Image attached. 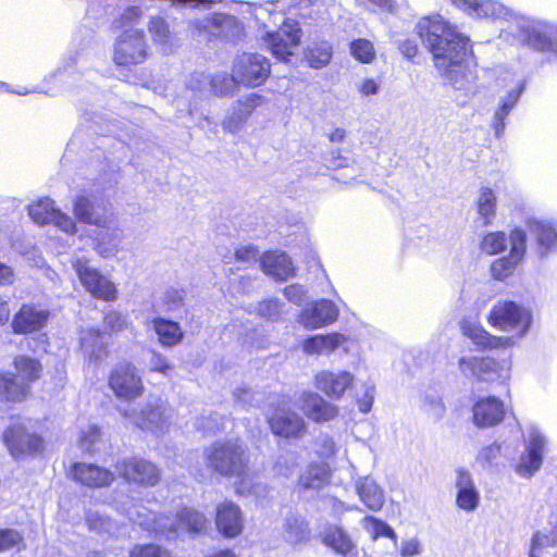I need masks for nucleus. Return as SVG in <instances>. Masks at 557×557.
Segmentation results:
<instances>
[{"label":"nucleus","mask_w":557,"mask_h":557,"mask_svg":"<svg viewBox=\"0 0 557 557\" xmlns=\"http://www.w3.org/2000/svg\"><path fill=\"white\" fill-rule=\"evenodd\" d=\"M417 32L433 55L434 65L457 89L463 88V62L470 51L469 39L446 23L441 15L425 16Z\"/></svg>","instance_id":"nucleus-1"},{"label":"nucleus","mask_w":557,"mask_h":557,"mask_svg":"<svg viewBox=\"0 0 557 557\" xmlns=\"http://www.w3.org/2000/svg\"><path fill=\"white\" fill-rule=\"evenodd\" d=\"M124 510L131 521L166 540H174L186 533H200L206 525L205 517L198 511L188 508L178 511L174 518L169 516L157 517L144 506L137 505H132V507Z\"/></svg>","instance_id":"nucleus-2"},{"label":"nucleus","mask_w":557,"mask_h":557,"mask_svg":"<svg viewBox=\"0 0 557 557\" xmlns=\"http://www.w3.org/2000/svg\"><path fill=\"white\" fill-rule=\"evenodd\" d=\"M203 455L207 466L222 476H242L246 472L248 456L239 440L215 441Z\"/></svg>","instance_id":"nucleus-3"},{"label":"nucleus","mask_w":557,"mask_h":557,"mask_svg":"<svg viewBox=\"0 0 557 557\" xmlns=\"http://www.w3.org/2000/svg\"><path fill=\"white\" fill-rule=\"evenodd\" d=\"M114 32L112 59L116 65H137L147 60L149 45L143 28L124 27Z\"/></svg>","instance_id":"nucleus-4"},{"label":"nucleus","mask_w":557,"mask_h":557,"mask_svg":"<svg viewBox=\"0 0 557 557\" xmlns=\"http://www.w3.org/2000/svg\"><path fill=\"white\" fill-rule=\"evenodd\" d=\"M127 423L157 435L165 433L173 420L174 410L161 399L147 403L137 412L133 408L121 410Z\"/></svg>","instance_id":"nucleus-5"},{"label":"nucleus","mask_w":557,"mask_h":557,"mask_svg":"<svg viewBox=\"0 0 557 557\" xmlns=\"http://www.w3.org/2000/svg\"><path fill=\"white\" fill-rule=\"evenodd\" d=\"M487 322L500 331L517 332L521 337L531 326L532 314L530 310L512 300H498L493 305L487 315Z\"/></svg>","instance_id":"nucleus-6"},{"label":"nucleus","mask_w":557,"mask_h":557,"mask_svg":"<svg viewBox=\"0 0 557 557\" xmlns=\"http://www.w3.org/2000/svg\"><path fill=\"white\" fill-rule=\"evenodd\" d=\"M72 267L82 285L92 297L104 301H114L117 298L115 284L97 268L92 267L87 258H73Z\"/></svg>","instance_id":"nucleus-7"},{"label":"nucleus","mask_w":557,"mask_h":557,"mask_svg":"<svg viewBox=\"0 0 557 557\" xmlns=\"http://www.w3.org/2000/svg\"><path fill=\"white\" fill-rule=\"evenodd\" d=\"M233 72L239 84L258 87L269 77L271 64L262 54L245 52L235 59Z\"/></svg>","instance_id":"nucleus-8"},{"label":"nucleus","mask_w":557,"mask_h":557,"mask_svg":"<svg viewBox=\"0 0 557 557\" xmlns=\"http://www.w3.org/2000/svg\"><path fill=\"white\" fill-rule=\"evenodd\" d=\"M109 386L117 398L132 400L144 394L141 376L132 363L117 364L109 377Z\"/></svg>","instance_id":"nucleus-9"},{"label":"nucleus","mask_w":557,"mask_h":557,"mask_svg":"<svg viewBox=\"0 0 557 557\" xmlns=\"http://www.w3.org/2000/svg\"><path fill=\"white\" fill-rule=\"evenodd\" d=\"M115 469L119 475L126 482L144 487L157 485L161 478L160 470L154 463L138 457L119 461Z\"/></svg>","instance_id":"nucleus-10"},{"label":"nucleus","mask_w":557,"mask_h":557,"mask_svg":"<svg viewBox=\"0 0 557 557\" xmlns=\"http://www.w3.org/2000/svg\"><path fill=\"white\" fill-rule=\"evenodd\" d=\"M271 432L286 441H299L308 432L305 419L296 411L284 406L278 407L269 419Z\"/></svg>","instance_id":"nucleus-11"},{"label":"nucleus","mask_w":557,"mask_h":557,"mask_svg":"<svg viewBox=\"0 0 557 557\" xmlns=\"http://www.w3.org/2000/svg\"><path fill=\"white\" fill-rule=\"evenodd\" d=\"M509 240V255L494 260L491 264V274L496 281H504L509 277L522 262L525 255L527 235L523 230H512Z\"/></svg>","instance_id":"nucleus-12"},{"label":"nucleus","mask_w":557,"mask_h":557,"mask_svg":"<svg viewBox=\"0 0 557 557\" xmlns=\"http://www.w3.org/2000/svg\"><path fill=\"white\" fill-rule=\"evenodd\" d=\"M30 219L40 225L53 224L66 234H74L76 225L71 216L54 207L50 198H41L28 206Z\"/></svg>","instance_id":"nucleus-13"},{"label":"nucleus","mask_w":557,"mask_h":557,"mask_svg":"<svg viewBox=\"0 0 557 557\" xmlns=\"http://www.w3.org/2000/svg\"><path fill=\"white\" fill-rule=\"evenodd\" d=\"M513 23L529 46L539 50H545L552 46L553 36L556 33V28L552 24L518 15L513 16Z\"/></svg>","instance_id":"nucleus-14"},{"label":"nucleus","mask_w":557,"mask_h":557,"mask_svg":"<svg viewBox=\"0 0 557 557\" xmlns=\"http://www.w3.org/2000/svg\"><path fill=\"white\" fill-rule=\"evenodd\" d=\"M264 40L274 57L286 60L300 42V29L295 22L286 21L276 32L267 33Z\"/></svg>","instance_id":"nucleus-15"},{"label":"nucleus","mask_w":557,"mask_h":557,"mask_svg":"<svg viewBox=\"0 0 557 557\" xmlns=\"http://www.w3.org/2000/svg\"><path fill=\"white\" fill-rule=\"evenodd\" d=\"M545 446L546 437L536 428H531L525 444V453L522 454L516 466V472L520 476L531 478L540 470Z\"/></svg>","instance_id":"nucleus-16"},{"label":"nucleus","mask_w":557,"mask_h":557,"mask_svg":"<svg viewBox=\"0 0 557 557\" xmlns=\"http://www.w3.org/2000/svg\"><path fill=\"white\" fill-rule=\"evenodd\" d=\"M3 441L11 455L15 458L39 453L42 448L41 437L35 433H29L22 424H14L8 428L3 434Z\"/></svg>","instance_id":"nucleus-17"},{"label":"nucleus","mask_w":557,"mask_h":557,"mask_svg":"<svg viewBox=\"0 0 557 557\" xmlns=\"http://www.w3.org/2000/svg\"><path fill=\"white\" fill-rule=\"evenodd\" d=\"M298 404L306 417L313 422L323 423L334 420L338 416V407L324 399L315 392H304Z\"/></svg>","instance_id":"nucleus-18"},{"label":"nucleus","mask_w":557,"mask_h":557,"mask_svg":"<svg viewBox=\"0 0 557 557\" xmlns=\"http://www.w3.org/2000/svg\"><path fill=\"white\" fill-rule=\"evenodd\" d=\"M337 306L327 299L309 304L300 314V323L307 329H320L332 324L338 318Z\"/></svg>","instance_id":"nucleus-19"},{"label":"nucleus","mask_w":557,"mask_h":557,"mask_svg":"<svg viewBox=\"0 0 557 557\" xmlns=\"http://www.w3.org/2000/svg\"><path fill=\"white\" fill-rule=\"evenodd\" d=\"M355 376L349 371L333 372L323 370L317 373L315 387L332 399H341L354 384Z\"/></svg>","instance_id":"nucleus-20"},{"label":"nucleus","mask_w":557,"mask_h":557,"mask_svg":"<svg viewBox=\"0 0 557 557\" xmlns=\"http://www.w3.org/2000/svg\"><path fill=\"white\" fill-rule=\"evenodd\" d=\"M263 102V97L258 94H251L245 100L237 101L233 106L231 112L223 120V128L230 133L238 132L253 110Z\"/></svg>","instance_id":"nucleus-21"},{"label":"nucleus","mask_w":557,"mask_h":557,"mask_svg":"<svg viewBox=\"0 0 557 557\" xmlns=\"http://www.w3.org/2000/svg\"><path fill=\"white\" fill-rule=\"evenodd\" d=\"M49 312L35 305H23L14 315L12 329L15 333L26 334L40 330L47 322Z\"/></svg>","instance_id":"nucleus-22"},{"label":"nucleus","mask_w":557,"mask_h":557,"mask_svg":"<svg viewBox=\"0 0 557 557\" xmlns=\"http://www.w3.org/2000/svg\"><path fill=\"white\" fill-rule=\"evenodd\" d=\"M473 422L479 428L498 424L505 414L504 404L494 396L478 400L472 407Z\"/></svg>","instance_id":"nucleus-23"},{"label":"nucleus","mask_w":557,"mask_h":557,"mask_svg":"<svg viewBox=\"0 0 557 557\" xmlns=\"http://www.w3.org/2000/svg\"><path fill=\"white\" fill-rule=\"evenodd\" d=\"M216 528L226 537H235L243 531L240 508L232 502H224L216 508Z\"/></svg>","instance_id":"nucleus-24"},{"label":"nucleus","mask_w":557,"mask_h":557,"mask_svg":"<svg viewBox=\"0 0 557 557\" xmlns=\"http://www.w3.org/2000/svg\"><path fill=\"white\" fill-rule=\"evenodd\" d=\"M459 370L467 377L479 381H494L497 377V363L490 358L465 356L459 359Z\"/></svg>","instance_id":"nucleus-25"},{"label":"nucleus","mask_w":557,"mask_h":557,"mask_svg":"<svg viewBox=\"0 0 557 557\" xmlns=\"http://www.w3.org/2000/svg\"><path fill=\"white\" fill-rule=\"evenodd\" d=\"M72 476L76 482L88 487H103L114 480L111 471L91 463H75Z\"/></svg>","instance_id":"nucleus-26"},{"label":"nucleus","mask_w":557,"mask_h":557,"mask_svg":"<svg viewBox=\"0 0 557 557\" xmlns=\"http://www.w3.org/2000/svg\"><path fill=\"white\" fill-rule=\"evenodd\" d=\"M455 485L457 488L456 505L465 511L475 510L480 502V494L471 474L463 469H458Z\"/></svg>","instance_id":"nucleus-27"},{"label":"nucleus","mask_w":557,"mask_h":557,"mask_svg":"<svg viewBox=\"0 0 557 557\" xmlns=\"http://www.w3.org/2000/svg\"><path fill=\"white\" fill-rule=\"evenodd\" d=\"M260 264L264 274L276 281H286L295 275L293 262L284 252H267L262 256Z\"/></svg>","instance_id":"nucleus-28"},{"label":"nucleus","mask_w":557,"mask_h":557,"mask_svg":"<svg viewBox=\"0 0 557 557\" xmlns=\"http://www.w3.org/2000/svg\"><path fill=\"white\" fill-rule=\"evenodd\" d=\"M453 3L468 11L470 14H475L476 16L482 17H492V18H508L512 14L508 8L503 5L499 2L493 0H451Z\"/></svg>","instance_id":"nucleus-29"},{"label":"nucleus","mask_w":557,"mask_h":557,"mask_svg":"<svg viewBox=\"0 0 557 557\" xmlns=\"http://www.w3.org/2000/svg\"><path fill=\"white\" fill-rule=\"evenodd\" d=\"M355 490L362 504L372 511H379L385 503L383 488L371 476H359L355 480Z\"/></svg>","instance_id":"nucleus-30"},{"label":"nucleus","mask_w":557,"mask_h":557,"mask_svg":"<svg viewBox=\"0 0 557 557\" xmlns=\"http://www.w3.org/2000/svg\"><path fill=\"white\" fill-rule=\"evenodd\" d=\"M309 525L307 520L297 512L285 516L282 524V537L292 547H297L309 540Z\"/></svg>","instance_id":"nucleus-31"},{"label":"nucleus","mask_w":557,"mask_h":557,"mask_svg":"<svg viewBox=\"0 0 557 557\" xmlns=\"http://www.w3.org/2000/svg\"><path fill=\"white\" fill-rule=\"evenodd\" d=\"M112 221L108 215L107 226H101L102 231L97 234L96 247L97 252L103 258L115 256L120 249L124 238L123 231L119 227L111 226Z\"/></svg>","instance_id":"nucleus-32"},{"label":"nucleus","mask_w":557,"mask_h":557,"mask_svg":"<svg viewBox=\"0 0 557 557\" xmlns=\"http://www.w3.org/2000/svg\"><path fill=\"white\" fill-rule=\"evenodd\" d=\"M530 233L535 237L539 251L545 256L557 246V226L546 220L531 219L528 222Z\"/></svg>","instance_id":"nucleus-33"},{"label":"nucleus","mask_w":557,"mask_h":557,"mask_svg":"<svg viewBox=\"0 0 557 557\" xmlns=\"http://www.w3.org/2000/svg\"><path fill=\"white\" fill-rule=\"evenodd\" d=\"M345 341V336L339 333L314 335L304 341L302 349L307 355H330Z\"/></svg>","instance_id":"nucleus-34"},{"label":"nucleus","mask_w":557,"mask_h":557,"mask_svg":"<svg viewBox=\"0 0 557 557\" xmlns=\"http://www.w3.org/2000/svg\"><path fill=\"white\" fill-rule=\"evenodd\" d=\"M330 468L324 463H311L299 475L298 486L304 491H319L330 481Z\"/></svg>","instance_id":"nucleus-35"},{"label":"nucleus","mask_w":557,"mask_h":557,"mask_svg":"<svg viewBox=\"0 0 557 557\" xmlns=\"http://www.w3.org/2000/svg\"><path fill=\"white\" fill-rule=\"evenodd\" d=\"M14 369L16 370L17 376L11 375L17 384L26 386V396L29 393V385L37 381L41 373V364L37 359L29 358L27 356H17L14 359Z\"/></svg>","instance_id":"nucleus-36"},{"label":"nucleus","mask_w":557,"mask_h":557,"mask_svg":"<svg viewBox=\"0 0 557 557\" xmlns=\"http://www.w3.org/2000/svg\"><path fill=\"white\" fill-rule=\"evenodd\" d=\"M152 329L158 335L159 343L162 346L173 347L181 343L184 333L177 322L163 318H153L150 321Z\"/></svg>","instance_id":"nucleus-37"},{"label":"nucleus","mask_w":557,"mask_h":557,"mask_svg":"<svg viewBox=\"0 0 557 557\" xmlns=\"http://www.w3.org/2000/svg\"><path fill=\"white\" fill-rule=\"evenodd\" d=\"M75 216L87 224L96 226H107L108 215L96 210L94 203L88 197L77 196L74 200Z\"/></svg>","instance_id":"nucleus-38"},{"label":"nucleus","mask_w":557,"mask_h":557,"mask_svg":"<svg viewBox=\"0 0 557 557\" xmlns=\"http://www.w3.org/2000/svg\"><path fill=\"white\" fill-rule=\"evenodd\" d=\"M463 334L481 348H495L511 342L509 337L492 336L482 325L473 322L463 325Z\"/></svg>","instance_id":"nucleus-39"},{"label":"nucleus","mask_w":557,"mask_h":557,"mask_svg":"<svg viewBox=\"0 0 557 557\" xmlns=\"http://www.w3.org/2000/svg\"><path fill=\"white\" fill-rule=\"evenodd\" d=\"M523 89L524 84L520 83L517 88L509 90L507 96L500 100L499 107L494 112L493 128L496 137H500L503 134L505 129V119L518 102Z\"/></svg>","instance_id":"nucleus-40"},{"label":"nucleus","mask_w":557,"mask_h":557,"mask_svg":"<svg viewBox=\"0 0 557 557\" xmlns=\"http://www.w3.org/2000/svg\"><path fill=\"white\" fill-rule=\"evenodd\" d=\"M82 349L90 361H99L107 356V348L99 331L88 329L82 332Z\"/></svg>","instance_id":"nucleus-41"},{"label":"nucleus","mask_w":557,"mask_h":557,"mask_svg":"<svg viewBox=\"0 0 557 557\" xmlns=\"http://www.w3.org/2000/svg\"><path fill=\"white\" fill-rule=\"evenodd\" d=\"M323 543L344 557H348L355 548V544L351 539L339 527L329 528L323 534Z\"/></svg>","instance_id":"nucleus-42"},{"label":"nucleus","mask_w":557,"mask_h":557,"mask_svg":"<svg viewBox=\"0 0 557 557\" xmlns=\"http://www.w3.org/2000/svg\"><path fill=\"white\" fill-rule=\"evenodd\" d=\"M148 30L154 44L162 46L165 50L172 47L174 34L163 17L151 16L148 22Z\"/></svg>","instance_id":"nucleus-43"},{"label":"nucleus","mask_w":557,"mask_h":557,"mask_svg":"<svg viewBox=\"0 0 557 557\" xmlns=\"http://www.w3.org/2000/svg\"><path fill=\"white\" fill-rule=\"evenodd\" d=\"M0 398L11 403L23 401L26 398V386L17 384L11 375L0 373Z\"/></svg>","instance_id":"nucleus-44"},{"label":"nucleus","mask_w":557,"mask_h":557,"mask_svg":"<svg viewBox=\"0 0 557 557\" xmlns=\"http://www.w3.org/2000/svg\"><path fill=\"white\" fill-rule=\"evenodd\" d=\"M332 54V46L326 41H322L308 47L306 59L311 67L322 69L330 63Z\"/></svg>","instance_id":"nucleus-45"},{"label":"nucleus","mask_w":557,"mask_h":557,"mask_svg":"<svg viewBox=\"0 0 557 557\" xmlns=\"http://www.w3.org/2000/svg\"><path fill=\"white\" fill-rule=\"evenodd\" d=\"M210 92L216 96H225L234 91L235 87L238 83L236 79L234 72L232 71V75H228L225 72L216 73L213 76H210Z\"/></svg>","instance_id":"nucleus-46"},{"label":"nucleus","mask_w":557,"mask_h":557,"mask_svg":"<svg viewBox=\"0 0 557 557\" xmlns=\"http://www.w3.org/2000/svg\"><path fill=\"white\" fill-rule=\"evenodd\" d=\"M233 396L235 403L244 409L260 407L263 401V394L261 392L253 391L245 385L236 387Z\"/></svg>","instance_id":"nucleus-47"},{"label":"nucleus","mask_w":557,"mask_h":557,"mask_svg":"<svg viewBox=\"0 0 557 557\" xmlns=\"http://www.w3.org/2000/svg\"><path fill=\"white\" fill-rule=\"evenodd\" d=\"M478 212L485 220V224L495 215L496 196L488 187H482L476 200Z\"/></svg>","instance_id":"nucleus-48"},{"label":"nucleus","mask_w":557,"mask_h":557,"mask_svg":"<svg viewBox=\"0 0 557 557\" xmlns=\"http://www.w3.org/2000/svg\"><path fill=\"white\" fill-rule=\"evenodd\" d=\"M507 236L504 232L496 231L485 234L481 240V250L490 256L504 251L507 247Z\"/></svg>","instance_id":"nucleus-49"},{"label":"nucleus","mask_w":557,"mask_h":557,"mask_svg":"<svg viewBox=\"0 0 557 557\" xmlns=\"http://www.w3.org/2000/svg\"><path fill=\"white\" fill-rule=\"evenodd\" d=\"M556 543L557 531H550L548 533L542 531L536 532L531 540L529 557H542L543 550L554 546Z\"/></svg>","instance_id":"nucleus-50"},{"label":"nucleus","mask_w":557,"mask_h":557,"mask_svg":"<svg viewBox=\"0 0 557 557\" xmlns=\"http://www.w3.org/2000/svg\"><path fill=\"white\" fill-rule=\"evenodd\" d=\"M86 522L90 531L100 534H114L117 531V524L99 512H89Z\"/></svg>","instance_id":"nucleus-51"},{"label":"nucleus","mask_w":557,"mask_h":557,"mask_svg":"<svg viewBox=\"0 0 557 557\" xmlns=\"http://www.w3.org/2000/svg\"><path fill=\"white\" fill-rule=\"evenodd\" d=\"M350 53L356 60L362 63H371L375 59L373 44L363 38L351 41Z\"/></svg>","instance_id":"nucleus-52"},{"label":"nucleus","mask_w":557,"mask_h":557,"mask_svg":"<svg viewBox=\"0 0 557 557\" xmlns=\"http://www.w3.org/2000/svg\"><path fill=\"white\" fill-rule=\"evenodd\" d=\"M256 312L260 317L276 320L283 312V304L275 298L267 299L257 305Z\"/></svg>","instance_id":"nucleus-53"},{"label":"nucleus","mask_w":557,"mask_h":557,"mask_svg":"<svg viewBox=\"0 0 557 557\" xmlns=\"http://www.w3.org/2000/svg\"><path fill=\"white\" fill-rule=\"evenodd\" d=\"M363 525L372 534L373 539L377 536L395 537L394 530L387 523L373 517L364 518Z\"/></svg>","instance_id":"nucleus-54"},{"label":"nucleus","mask_w":557,"mask_h":557,"mask_svg":"<svg viewBox=\"0 0 557 557\" xmlns=\"http://www.w3.org/2000/svg\"><path fill=\"white\" fill-rule=\"evenodd\" d=\"M23 535L13 529L0 530V552H7L12 548H21Z\"/></svg>","instance_id":"nucleus-55"},{"label":"nucleus","mask_w":557,"mask_h":557,"mask_svg":"<svg viewBox=\"0 0 557 557\" xmlns=\"http://www.w3.org/2000/svg\"><path fill=\"white\" fill-rule=\"evenodd\" d=\"M422 409L436 421L442 419L445 413V406L442 399L435 396H424L422 399Z\"/></svg>","instance_id":"nucleus-56"},{"label":"nucleus","mask_w":557,"mask_h":557,"mask_svg":"<svg viewBox=\"0 0 557 557\" xmlns=\"http://www.w3.org/2000/svg\"><path fill=\"white\" fill-rule=\"evenodd\" d=\"M375 394V385L372 382H366L362 385V395H357L358 408L362 413H368L372 409Z\"/></svg>","instance_id":"nucleus-57"},{"label":"nucleus","mask_w":557,"mask_h":557,"mask_svg":"<svg viewBox=\"0 0 557 557\" xmlns=\"http://www.w3.org/2000/svg\"><path fill=\"white\" fill-rule=\"evenodd\" d=\"M210 76L203 73H195L193 74L188 82L187 88L198 94L200 96H205L207 92H210Z\"/></svg>","instance_id":"nucleus-58"},{"label":"nucleus","mask_w":557,"mask_h":557,"mask_svg":"<svg viewBox=\"0 0 557 557\" xmlns=\"http://www.w3.org/2000/svg\"><path fill=\"white\" fill-rule=\"evenodd\" d=\"M103 324L106 330L120 332L126 327V317L119 311H110L104 315Z\"/></svg>","instance_id":"nucleus-59"},{"label":"nucleus","mask_w":557,"mask_h":557,"mask_svg":"<svg viewBox=\"0 0 557 557\" xmlns=\"http://www.w3.org/2000/svg\"><path fill=\"white\" fill-rule=\"evenodd\" d=\"M317 453L323 458H330L336 453V445L333 438L326 434H322L317 438Z\"/></svg>","instance_id":"nucleus-60"},{"label":"nucleus","mask_w":557,"mask_h":557,"mask_svg":"<svg viewBox=\"0 0 557 557\" xmlns=\"http://www.w3.org/2000/svg\"><path fill=\"white\" fill-rule=\"evenodd\" d=\"M100 430L97 425H89L87 431H82L79 436V446L82 449L89 451L92 445L99 440Z\"/></svg>","instance_id":"nucleus-61"},{"label":"nucleus","mask_w":557,"mask_h":557,"mask_svg":"<svg viewBox=\"0 0 557 557\" xmlns=\"http://www.w3.org/2000/svg\"><path fill=\"white\" fill-rule=\"evenodd\" d=\"M162 301L168 311H177L183 306V294L176 289L168 290L164 293Z\"/></svg>","instance_id":"nucleus-62"},{"label":"nucleus","mask_w":557,"mask_h":557,"mask_svg":"<svg viewBox=\"0 0 557 557\" xmlns=\"http://www.w3.org/2000/svg\"><path fill=\"white\" fill-rule=\"evenodd\" d=\"M222 420L223 419L218 414L201 417L198 420V428L202 429L207 433H216L223 428V424L219 422Z\"/></svg>","instance_id":"nucleus-63"},{"label":"nucleus","mask_w":557,"mask_h":557,"mask_svg":"<svg viewBox=\"0 0 557 557\" xmlns=\"http://www.w3.org/2000/svg\"><path fill=\"white\" fill-rule=\"evenodd\" d=\"M149 367L151 371L160 372L162 374H168L172 370V366L168 362L166 358L156 351H152L151 354Z\"/></svg>","instance_id":"nucleus-64"}]
</instances>
